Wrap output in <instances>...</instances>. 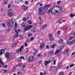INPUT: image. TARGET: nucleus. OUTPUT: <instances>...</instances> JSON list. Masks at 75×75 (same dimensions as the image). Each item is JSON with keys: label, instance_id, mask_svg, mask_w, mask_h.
Here are the masks:
<instances>
[{"label": "nucleus", "instance_id": "nucleus-44", "mask_svg": "<svg viewBox=\"0 0 75 75\" xmlns=\"http://www.w3.org/2000/svg\"><path fill=\"white\" fill-rule=\"evenodd\" d=\"M28 22L30 24H31V21H28Z\"/></svg>", "mask_w": 75, "mask_h": 75}, {"label": "nucleus", "instance_id": "nucleus-23", "mask_svg": "<svg viewBox=\"0 0 75 75\" xmlns=\"http://www.w3.org/2000/svg\"><path fill=\"white\" fill-rule=\"evenodd\" d=\"M3 66H4L3 63H0V67H3Z\"/></svg>", "mask_w": 75, "mask_h": 75}, {"label": "nucleus", "instance_id": "nucleus-60", "mask_svg": "<svg viewBox=\"0 0 75 75\" xmlns=\"http://www.w3.org/2000/svg\"><path fill=\"white\" fill-rule=\"evenodd\" d=\"M11 7V4H9L8 5V8H9L10 7Z\"/></svg>", "mask_w": 75, "mask_h": 75}, {"label": "nucleus", "instance_id": "nucleus-50", "mask_svg": "<svg viewBox=\"0 0 75 75\" xmlns=\"http://www.w3.org/2000/svg\"><path fill=\"white\" fill-rule=\"evenodd\" d=\"M25 47H27V43L26 42L25 43Z\"/></svg>", "mask_w": 75, "mask_h": 75}, {"label": "nucleus", "instance_id": "nucleus-52", "mask_svg": "<svg viewBox=\"0 0 75 75\" xmlns=\"http://www.w3.org/2000/svg\"><path fill=\"white\" fill-rule=\"evenodd\" d=\"M30 40H34V38L33 37H31L30 39Z\"/></svg>", "mask_w": 75, "mask_h": 75}, {"label": "nucleus", "instance_id": "nucleus-38", "mask_svg": "<svg viewBox=\"0 0 75 75\" xmlns=\"http://www.w3.org/2000/svg\"><path fill=\"white\" fill-rule=\"evenodd\" d=\"M74 34L73 32H71L70 34V35L71 36V35H74Z\"/></svg>", "mask_w": 75, "mask_h": 75}, {"label": "nucleus", "instance_id": "nucleus-61", "mask_svg": "<svg viewBox=\"0 0 75 75\" xmlns=\"http://www.w3.org/2000/svg\"><path fill=\"white\" fill-rule=\"evenodd\" d=\"M39 19L40 20H41V17H39Z\"/></svg>", "mask_w": 75, "mask_h": 75}, {"label": "nucleus", "instance_id": "nucleus-33", "mask_svg": "<svg viewBox=\"0 0 75 75\" xmlns=\"http://www.w3.org/2000/svg\"><path fill=\"white\" fill-rule=\"evenodd\" d=\"M22 20L24 21H26V18L25 17L23 18Z\"/></svg>", "mask_w": 75, "mask_h": 75}, {"label": "nucleus", "instance_id": "nucleus-35", "mask_svg": "<svg viewBox=\"0 0 75 75\" xmlns=\"http://www.w3.org/2000/svg\"><path fill=\"white\" fill-rule=\"evenodd\" d=\"M63 48H64V46L63 45H62L60 46V49H61V50H62V49H63Z\"/></svg>", "mask_w": 75, "mask_h": 75}, {"label": "nucleus", "instance_id": "nucleus-14", "mask_svg": "<svg viewBox=\"0 0 75 75\" xmlns=\"http://www.w3.org/2000/svg\"><path fill=\"white\" fill-rule=\"evenodd\" d=\"M40 47L41 49H43L44 47V43H42L40 45Z\"/></svg>", "mask_w": 75, "mask_h": 75}, {"label": "nucleus", "instance_id": "nucleus-47", "mask_svg": "<svg viewBox=\"0 0 75 75\" xmlns=\"http://www.w3.org/2000/svg\"><path fill=\"white\" fill-rule=\"evenodd\" d=\"M50 48V47L49 46V45H47L46 46V49H49Z\"/></svg>", "mask_w": 75, "mask_h": 75}, {"label": "nucleus", "instance_id": "nucleus-56", "mask_svg": "<svg viewBox=\"0 0 75 75\" xmlns=\"http://www.w3.org/2000/svg\"><path fill=\"white\" fill-rule=\"evenodd\" d=\"M43 6V5L42 4L40 3V7H41V6Z\"/></svg>", "mask_w": 75, "mask_h": 75}, {"label": "nucleus", "instance_id": "nucleus-9", "mask_svg": "<svg viewBox=\"0 0 75 75\" xmlns=\"http://www.w3.org/2000/svg\"><path fill=\"white\" fill-rule=\"evenodd\" d=\"M52 53H53V52L51 51H49L48 54V57H51L52 56Z\"/></svg>", "mask_w": 75, "mask_h": 75}, {"label": "nucleus", "instance_id": "nucleus-55", "mask_svg": "<svg viewBox=\"0 0 75 75\" xmlns=\"http://www.w3.org/2000/svg\"><path fill=\"white\" fill-rule=\"evenodd\" d=\"M47 27V24H45V25H44L43 26H42V28H44V27Z\"/></svg>", "mask_w": 75, "mask_h": 75}, {"label": "nucleus", "instance_id": "nucleus-43", "mask_svg": "<svg viewBox=\"0 0 75 75\" xmlns=\"http://www.w3.org/2000/svg\"><path fill=\"white\" fill-rule=\"evenodd\" d=\"M64 75V73L63 72H62L60 73L59 75Z\"/></svg>", "mask_w": 75, "mask_h": 75}, {"label": "nucleus", "instance_id": "nucleus-12", "mask_svg": "<svg viewBox=\"0 0 75 75\" xmlns=\"http://www.w3.org/2000/svg\"><path fill=\"white\" fill-rule=\"evenodd\" d=\"M58 12V14L59 13H62V12H63V10L61 8H59V10H57Z\"/></svg>", "mask_w": 75, "mask_h": 75}, {"label": "nucleus", "instance_id": "nucleus-58", "mask_svg": "<svg viewBox=\"0 0 75 75\" xmlns=\"http://www.w3.org/2000/svg\"><path fill=\"white\" fill-rule=\"evenodd\" d=\"M49 36L50 37H52V34H49Z\"/></svg>", "mask_w": 75, "mask_h": 75}, {"label": "nucleus", "instance_id": "nucleus-40", "mask_svg": "<svg viewBox=\"0 0 75 75\" xmlns=\"http://www.w3.org/2000/svg\"><path fill=\"white\" fill-rule=\"evenodd\" d=\"M11 30V29L9 28L6 30V32H8V31H10Z\"/></svg>", "mask_w": 75, "mask_h": 75}, {"label": "nucleus", "instance_id": "nucleus-42", "mask_svg": "<svg viewBox=\"0 0 75 75\" xmlns=\"http://www.w3.org/2000/svg\"><path fill=\"white\" fill-rule=\"evenodd\" d=\"M21 64H18V67H21Z\"/></svg>", "mask_w": 75, "mask_h": 75}, {"label": "nucleus", "instance_id": "nucleus-1", "mask_svg": "<svg viewBox=\"0 0 75 75\" xmlns=\"http://www.w3.org/2000/svg\"><path fill=\"white\" fill-rule=\"evenodd\" d=\"M45 13V8L44 7H41L39 9L38 14L40 15H44Z\"/></svg>", "mask_w": 75, "mask_h": 75}, {"label": "nucleus", "instance_id": "nucleus-62", "mask_svg": "<svg viewBox=\"0 0 75 75\" xmlns=\"http://www.w3.org/2000/svg\"><path fill=\"white\" fill-rule=\"evenodd\" d=\"M50 10H51V9H50L49 10L48 12V14H49V13H50Z\"/></svg>", "mask_w": 75, "mask_h": 75}, {"label": "nucleus", "instance_id": "nucleus-37", "mask_svg": "<svg viewBox=\"0 0 75 75\" xmlns=\"http://www.w3.org/2000/svg\"><path fill=\"white\" fill-rule=\"evenodd\" d=\"M54 47H55V45H52L51 46V48H54Z\"/></svg>", "mask_w": 75, "mask_h": 75}, {"label": "nucleus", "instance_id": "nucleus-63", "mask_svg": "<svg viewBox=\"0 0 75 75\" xmlns=\"http://www.w3.org/2000/svg\"><path fill=\"white\" fill-rule=\"evenodd\" d=\"M28 15L29 16H31V13H28Z\"/></svg>", "mask_w": 75, "mask_h": 75}, {"label": "nucleus", "instance_id": "nucleus-24", "mask_svg": "<svg viewBox=\"0 0 75 75\" xmlns=\"http://www.w3.org/2000/svg\"><path fill=\"white\" fill-rule=\"evenodd\" d=\"M75 16V14L73 15L72 13H71L70 15V16L71 17H73Z\"/></svg>", "mask_w": 75, "mask_h": 75}, {"label": "nucleus", "instance_id": "nucleus-32", "mask_svg": "<svg viewBox=\"0 0 75 75\" xmlns=\"http://www.w3.org/2000/svg\"><path fill=\"white\" fill-rule=\"evenodd\" d=\"M31 35H32V34L31 33H29V34L28 35V37H31Z\"/></svg>", "mask_w": 75, "mask_h": 75}, {"label": "nucleus", "instance_id": "nucleus-39", "mask_svg": "<svg viewBox=\"0 0 75 75\" xmlns=\"http://www.w3.org/2000/svg\"><path fill=\"white\" fill-rule=\"evenodd\" d=\"M61 1H59L57 2V4H60V3H61Z\"/></svg>", "mask_w": 75, "mask_h": 75}, {"label": "nucleus", "instance_id": "nucleus-6", "mask_svg": "<svg viewBox=\"0 0 75 75\" xmlns=\"http://www.w3.org/2000/svg\"><path fill=\"white\" fill-rule=\"evenodd\" d=\"M8 23L11 26V27H13V25H14V22L12 20H9L8 21Z\"/></svg>", "mask_w": 75, "mask_h": 75}, {"label": "nucleus", "instance_id": "nucleus-16", "mask_svg": "<svg viewBox=\"0 0 75 75\" xmlns=\"http://www.w3.org/2000/svg\"><path fill=\"white\" fill-rule=\"evenodd\" d=\"M58 67L59 68H61L62 67V64L61 63H59L58 64Z\"/></svg>", "mask_w": 75, "mask_h": 75}, {"label": "nucleus", "instance_id": "nucleus-17", "mask_svg": "<svg viewBox=\"0 0 75 75\" xmlns=\"http://www.w3.org/2000/svg\"><path fill=\"white\" fill-rule=\"evenodd\" d=\"M5 55L7 58H9V53L8 52L6 53L5 54Z\"/></svg>", "mask_w": 75, "mask_h": 75}, {"label": "nucleus", "instance_id": "nucleus-31", "mask_svg": "<svg viewBox=\"0 0 75 75\" xmlns=\"http://www.w3.org/2000/svg\"><path fill=\"white\" fill-rule=\"evenodd\" d=\"M57 34H58V35H61V33H60V30H59L57 31Z\"/></svg>", "mask_w": 75, "mask_h": 75}, {"label": "nucleus", "instance_id": "nucleus-18", "mask_svg": "<svg viewBox=\"0 0 75 75\" xmlns=\"http://www.w3.org/2000/svg\"><path fill=\"white\" fill-rule=\"evenodd\" d=\"M1 72L2 73H3L4 74L5 73H6L7 72V70H2L1 71Z\"/></svg>", "mask_w": 75, "mask_h": 75}, {"label": "nucleus", "instance_id": "nucleus-26", "mask_svg": "<svg viewBox=\"0 0 75 75\" xmlns=\"http://www.w3.org/2000/svg\"><path fill=\"white\" fill-rule=\"evenodd\" d=\"M74 42H75V40H74L71 41H70L71 44H74Z\"/></svg>", "mask_w": 75, "mask_h": 75}, {"label": "nucleus", "instance_id": "nucleus-5", "mask_svg": "<svg viewBox=\"0 0 75 75\" xmlns=\"http://www.w3.org/2000/svg\"><path fill=\"white\" fill-rule=\"evenodd\" d=\"M34 59V57L33 56L31 55L30 56L28 59V62H30L33 61Z\"/></svg>", "mask_w": 75, "mask_h": 75}, {"label": "nucleus", "instance_id": "nucleus-2", "mask_svg": "<svg viewBox=\"0 0 75 75\" xmlns=\"http://www.w3.org/2000/svg\"><path fill=\"white\" fill-rule=\"evenodd\" d=\"M56 8H57L55 7V6H54L52 8V11H51L52 14L54 15L56 14V13L58 14V12L57 10H56ZM55 12L56 13H55Z\"/></svg>", "mask_w": 75, "mask_h": 75}, {"label": "nucleus", "instance_id": "nucleus-53", "mask_svg": "<svg viewBox=\"0 0 75 75\" xmlns=\"http://www.w3.org/2000/svg\"><path fill=\"white\" fill-rule=\"evenodd\" d=\"M0 62L1 63H3V62H2V60H1V58H0Z\"/></svg>", "mask_w": 75, "mask_h": 75}, {"label": "nucleus", "instance_id": "nucleus-46", "mask_svg": "<svg viewBox=\"0 0 75 75\" xmlns=\"http://www.w3.org/2000/svg\"><path fill=\"white\" fill-rule=\"evenodd\" d=\"M69 52V50H67L65 51V53H68Z\"/></svg>", "mask_w": 75, "mask_h": 75}, {"label": "nucleus", "instance_id": "nucleus-21", "mask_svg": "<svg viewBox=\"0 0 75 75\" xmlns=\"http://www.w3.org/2000/svg\"><path fill=\"white\" fill-rule=\"evenodd\" d=\"M21 27H25V24H24V23H21Z\"/></svg>", "mask_w": 75, "mask_h": 75}, {"label": "nucleus", "instance_id": "nucleus-49", "mask_svg": "<svg viewBox=\"0 0 75 75\" xmlns=\"http://www.w3.org/2000/svg\"><path fill=\"white\" fill-rule=\"evenodd\" d=\"M73 38V37H70L69 38V40H71Z\"/></svg>", "mask_w": 75, "mask_h": 75}, {"label": "nucleus", "instance_id": "nucleus-13", "mask_svg": "<svg viewBox=\"0 0 75 75\" xmlns=\"http://www.w3.org/2000/svg\"><path fill=\"white\" fill-rule=\"evenodd\" d=\"M61 49H58L57 50V51H56V52L55 53V55H57L58 54V53H59V52H61Z\"/></svg>", "mask_w": 75, "mask_h": 75}, {"label": "nucleus", "instance_id": "nucleus-54", "mask_svg": "<svg viewBox=\"0 0 75 75\" xmlns=\"http://www.w3.org/2000/svg\"><path fill=\"white\" fill-rule=\"evenodd\" d=\"M8 67V65H6L4 66V68H7Z\"/></svg>", "mask_w": 75, "mask_h": 75}, {"label": "nucleus", "instance_id": "nucleus-45", "mask_svg": "<svg viewBox=\"0 0 75 75\" xmlns=\"http://www.w3.org/2000/svg\"><path fill=\"white\" fill-rule=\"evenodd\" d=\"M2 27H6V25H5V23H3V24H2Z\"/></svg>", "mask_w": 75, "mask_h": 75}, {"label": "nucleus", "instance_id": "nucleus-41", "mask_svg": "<svg viewBox=\"0 0 75 75\" xmlns=\"http://www.w3.org/2000/svg\"><path fill=\"white\" fill-rule=\"evenodd\" d=\"M74 66V64H72L70 66V68H71V67H73Z\"/></svg>", "mask_w": 75, "mask_h": 75}, {"label": "nucleus", "instance_id": "nucleus-59", "mask_svg": "<svg viewBox=\"0 0 75 75\" xmlns=\"http://www.w3.org/2000/svg\"><path fill=\"white\" fill-rule=\"evenodd\" d=\"M38 57H41V54H39L38 55Z\"/></svg>", "mask_w": 75, "mask_h": 75}, {"label": "nucleus", "instance_id": "nucleus-36", "mask_svg": "<svg viewBox=\"0 0 75 75\" xmlns=\"http://www.w3.org/2000/svg\"><path fill=\"white\" fill-rule=\"evenodd\" d=\"M25 4L26 5H28V1H25Z\"/></svg>", "mask_w": 75, "mask_h": 75}, {"label": "nucleus", "instance_id": "nucleus-28", "mask_svg": "<svg viewBox=\"0 0 75 75\" xmlns=\"http://www.w3.org/2000/svg\"><path fill=\"white\" fill-rule=\"evenodd\" d=\"M1 52H2V54H4V49H2L1 50Z\"/></svg>", "mask_w": 75, "mask_h": 75}, {"label": "nucleus", "instance_id": "nucleus-51", "mask_svg": "<svg viewBox=\"0 0 75 75\" xmlns=\"http://www.w3.org/2000/svg\"><path fill=\"white\" fill-rule=\"evenodd\" d=\"M20 59H24V57H20Z\"/></svg>", "mask_w": 75, "mask_h": 75}, {"label": "nucleus", "instance_id": "nucleus-48", "mask_svg": "<svg viewBox=\"0 0 75 75\" xmlns=\"http://www.w3.org/2000/svg\"><path fill=\"white\" fill-rule=\"evenodd\" d=\"M67 44H71V42L70 41H68L67 42Z\"/></svg>", "mask_w": 75, "mask_h": 75}, {"label": "nucleus", "instance_id": "nucleus-10", "mask_svg": "<svg viewBox=\"0 0 75 75\" xmlns=\"http://www.w3.org/2000/svg\"><path fill=\"white\" fill-rule=\"evenodd\" d=\"M22 8L24 9L25 11H26L28 9V8L27 6L25 5H22Z\"/></svg>", "mask_w": 75, "mask_h": 75}, {"label": "nucleus", "instance_id": "nucleus-22", "mask_svg": "<svg viewBox=\"0 0 75 75\" xmlns=\"http://www.w3.org/2000/svg\"><path fill=\"white\" fill-rule=\"evenodd\" d=\"M49 39L50 41H53L54 40V38L53 37H51L49 38Z\"/></svg>", "mask_w": 75, "mask_h": 75}, {"label": "nucleus", "instance_id": "nucleus-29", "mask_svg": "<svg viewBox=\"0 0 75 75\" xmlns=\"http://www.w3.org/2000/svg\"><path fill=\"white\" fill-rule=\"evenodd\" d=\"M53 65H55L56 64V61L55 60H53Z\"/></svg>", "mask_w": 75, "mask_h": 75}, {"label": "nucleus", "instance_id": "nucleus-27", "mask_svg": "<svg viewBox=\"0 0 75 75\" xmlns=\"http://www.w3.org/2000/svg\"><path fill=\"white\" fill-rule=\"evenodd\" d=\"M62 39H60L59 40V42L60 44L62 43Z\"/></svg>", "mask_w": 75, "mask_h": 75}, {"label": "nucleus", "instance_id": "nucleus-7", "mask_svg": "<svg viewBox=\"0 0 75 75\" xmlns=\"http://www.w3.org/2000/svg\"><path fill=\"white\" fill-rule=\"evenodd\" d=\"M24 47V46H22L20 47V49H18L17 51L16 52L17 53H18V52H21L22 51H23V47Z\"/></svg>", "mask_w": 75, "mask_h": 75}, {"label": "nucleus", "instance_id": "nucleus-20", "mask_svg": "<svg viewBox=\"0 0 75 75\" xmlns=\"http://www.w3.org/2000/svg\"><path fill=\"white\" fill-rule=\"evenodd\" d=\"M8 0H5V1L4 3V4L5 5L7 4V2H8Z\"/></svg>", "mask_w": 75, "mask_h": 75}, {"label": "nucleus", "instance_id": "nucleus-30", "mask_svg": "<svg viewBox=\"0 0 75 75\" xmlns=\"http://www.w3.org/2000/svg\"><path fill=\"white\" fill-rule=\"evenodd\" d=\"M62 20H59V24H61V23H62Z\"/></svg>", "mask_w": 75, "mask_h": 75}, {"label": "nucleus", "instance_id": "nucleus-8", "mask_svg": "<svg viewBox=\"0 0 75 75\" xmlns=\"http://www.w3.org/2000/svg\"><path fill=\"white\" fill-rule=\"evenodd\" d=\"M51 60H49L48 61H47L46 60H45V65H46V66H47L48 64H49L50 63H51Z\"/></svg>", "mask_w": 75, "mask_h": 75}, {"label": "nucleus", "instance_id": "nucleus-11", "mask_svg": "<svg viewBox=\"0 0 75 75\" xmlns=\"http://www.w3.org/2000/svg\"><path fill=\"white\" fill-rule=\"evenodd\" d=\"M51 69L53 71H57V67L55 66H53L51 68Z\"/></svg>", "mask_w": 75, "mask_h": 75}, {"label": "nucleus", "instance_id": "nucleus-15", "mask_svg": "<svg viewBox=\"0 0 75 75\" xmlns=\"http://www.w3.org/2000/svg\"><path fill=\"white\" fill-rule=\"evenodd\" d=\"M15 32L16 33V34H18V32H20V30L18 29L16 30V29H14Z\"/></svg>", "mask_w": 75, "mask_h": 75}, {"label": "nucleus", "instance_id": "nucleus-3", "mask_svg": "<svg viewBox=\"0 0 75 75\" xmlns=\"http://www.w3.org/2000/svg\"><path fill=\"white\" fill-rule=\"evenodd\" d=\"M33 27V25H28L27 26H25L23 29V31L25 32L26 31H28V30H29L32 27Z\"/></svg>", "mask_w": 75, "mask_h": 75}, {"label": "nucleus", "instance_id": "nucleus-25", "mask_svg": "<svg viewBox=\"0 0 75 75\" xmlns=\"http://www.w3.org/2000/svg\"><path fill=\"white\" fill-rule=\"evenodd\" d=\"M17 23L16 22L15 23V24L14 25V29H16V28L17 27Z\"/></svg>", "mask_w": 75, "mask_h": 75}, {"label": "nucleus", "instance_id": "nucleus-19", "mask_svg": "<svg viewBox=\"0 0 75 75\" xmlns=\"http://www.w3.org/2000/svg\"><path fill=\"white\" fill-rule=\"evenodd\" d=\"M19 37V35L18 34L15 35H14V37L15 38H17L18 37Z\"/></svg>", "mask_w": 75, "mask_h": 75}, {"label": "nucleus", "instance_id": "nucleus-64", "mask_svg": "<svg viewBox=\"0 0 75 75\" xmlns=\"http://www.w3.org/2000/svg\"><path fill=\"white\" fill-rule=\"evenodd\" d=\"M75 53V52H73V53L72 54V55H74V54Z\"/></svg>", "mask_w": 75, "mask_h": 75}, {"label": "nucleus", "instance_id": "nucleus-4", "mask_svg": "<svg viewBox=\"0 0 75 75\" xmlns=\"http://www.w3.org/2000/svg\"><path fill=\"white\" fill-rule=\"evenodd\" d=\"M12 9H9L8 11V16L9 17H13V15H14V14H13L12 13Z\"/></svg>", "mask_w": 75, "mask_h": 75}, {"label": "nucleus", "instance_id": "nucleus-34", "mask_svg": "<svg viewBox=\"0 0 75 75\" xmlns=\"http://www.w3.org/2000/svg\"><path fill=\"white\" fill-rule=\"evenodd\" d=\"M50 5L49 4V5H46L45 6V7L46 8H47L48 7H50Z\"/></svg>", "mask_w": 75, "mask_h": 75}, {"label": "nucleus", "instance_id": "nucleus-57", "mask_svg": "<svg viewBox=\"0 0 75 75\" xmlns=\"http://www.w3.org/2000/svg\"><path fill=\"white\" fill-rule=\"evenodd\" d=\"M25 67V65H22V67L23 68H24Z\"/></svg>", "mask_w": 75, "mask_h": 75}]
</instances>
